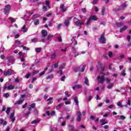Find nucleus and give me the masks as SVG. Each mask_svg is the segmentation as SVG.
Here are the masks:
<instances>
[{
    "instance_id": "69168bd1",
    "label": "nucleus",
    "mask_w": 131,
    "mask_h": 131,
    "mask_svg": "<svg viewBox=\"0 0 131 131\" xmlns=\"http://www.w3.org/2000/svg\"><path fill=\"white\" fill-rule=\"evenodd\" d=\"M27 105H28V104L27 103H26L25 104L23 105V108H26L27 107Z\"/></svg>"
},
{
    "instance_id": "c03bdc74",
    "label": "nucleus",
    "mask_w": 131,
    "mask_h": 131,
    "mask_svg": "<svg viewBox=\"0 0 131 131\" xmlns=\"http://www.w3.org/2000/svg\"><path fill=\"white\" fill-rule=\"evenodd\" d=\"M114 85V84H110V85H108V86H107V89H108L109 90H110V89H112V88H113V86Z\"/></svg>"
},
{
    "instance_id": "f3484780",
    "label": "nucleus",
    "mask_w": 131,
    "mask_h": 131,
    "mask_svg": "<svg viewBox=\"0 0 131 131\" xmlns=\"http://www.w3.org/2000/svg\"><path fill=\"white\" fill-rule=\"evenodd\" d=\"M27 30H28V29L26 28V26L24 25L23 27L21 28V31L23 32H27Z\"/></svg>"
},
{
    "instance_id": "bf43d9fd",
    "label": "nucleus",
    "mask_w": 131,
    "mask_h": 131,
    "mask_svg": "<svg viewBox=\"0 0 131 131\" xmlns=\"http://www.w3.org/2000/svg\"><path fill=\"white\" fill-rule=\"evenodd\" d=\"M104 129H108L109 128V126L108 125H105L103 126Z\"/></svg>"
},
{
    "instance_id": "9d476101",
    "label": "nucleus",
    "mask_w": 131,
    "mask_h": 131,
    "mask_svg": "<svg viewBox=\"0 0 131 131\" xmlns=\"http://www.w3.org/2000/svg\"><path fill=\"white\" fill-rule=\"evenodd\" d=\"M14 116H15V112H13L10 115V118L11 121H12V122H14V121H15V120H16V119L15 118V117H14Z\"/></svg>"
},
{
    "instance_id": "aec40b11",
    "label": "nucleus",
    "mask_w": 131,
    "mask_h": 131,
    "mask_svg": "<svg viewBox=\"0 0 131 131\" xmlns=\"http://www.w3.org/2000/svg\"><path fill=\"white\" fill-rule=\"evenodd\" d=\"M127 29V26H124V27L120 29V32H123V31L126 30Z\"/></svg>"
},
{
    "instance_id": "2eb2a0df",
    "label": "nucleus",
    "mask_w": 131,
    "mask_h": 131,
    "mask_svg": "<svg viewBox=\"0 0 131 131\" xmlns=\"http://www.w3.org/2000/svg\"><path fill=\"white\" fill-rule=\"evenodd\" d=\"M8 62H9V63H11L12 64H13L14 63V61H15V59H14V57L10 56L8 58Z\"/></svg>"
},
{
    "instance_id": "c756f323",
    "label": "nucleus",
    "mask_w": 131,
    "mask_h": 131,
    "mask_svg": "<svg viewBox=\"0 0 131 131\" xmlns=\"http://www.w3.org/2000/svg\"><path fill=\"white\" fill-rule=\"evenodd\" d=\"M47 115H48V116H50V115H51V116H53V115H55V112H52L50 114L49 112H47Z\"/></svg>"
},
{
    "instance_id": "f03ea898",
    "label": "nucleus",
    "mask_w": 131,
    "mask_h": 131,
    "mask_svg": "<svg viewBox=\"0 0 131 131\" xmlns=\"http://www.w3.org/2000/svg\"><path fill=\"white\" fill-rule=\"evenodd\" d=\"M92 20H94V21H97L98 20V18L96 17L95 15H92L89 17V18L87 20L85 26H88L90 25Z\"/></svg>"
},
{
    "instance_id": "0eeeda50",
    "label": "nucleus",
    "mask_w": 131,
    "mask_h": 131,
    "mask_svg": "<svg viewBox=\"0 0 131 131\" xmlns=\"http://www.w3.org/2000/svg\"><path fill=\"white\" fill-rule=\"evenodd\" d=\"M97 79L99 83L103 84L104 83V81H105V77H104V75L102 76H98Z\"/></svg>"
},
{
    "instance_id": "338daca9",
    "label": "nucleus",
    "mask_w": 131,
    "mask_h": 131,
    "mask_svg": "<svg viewBox=\"0 0 131 131\" xmlns=\"http://www.w3.org/2000/svg\"><path fill=\"white\" fill-rule=\"evenodd\" d=\"M52 25H53V21L51 20V21H49L48 26H52Z\"/></svg>"
},
{
    "instance_id": "37998d69",
    "label": "nucleus",
    "mask_w": 131,
    "mask_h": 131,
    "mask_svg": "<svg viewBox=\"0 0 131 131\" xmlns=\"http://www.w3.org/2000/svg\"><path fill=\"white\" fill-rule=\"evenodd\" d=\"M86 67V65H84L83 66V67H82V69L81 70V72H83V71H84V69H85V68Z\"/></svg>"
},
{
    "instance_id": "7c9ffc66",
    "label": "nucleus",
    "mask_w": 131,
    "mask_h": 131,
    "mask_svg": "<svg viewBox=\"0 0 131 131\" xmlns=\"http://www.w3.org/2000/svg\"><path fill=\"white\" fill-rule=\"evenodd\" d=\"M106 9L105 8V7H103L102 10H101V15H102V16H104L105 15V11Z\"/></svg>"
},
{
    "instance_id": "f704fd0d",
    "label": "nucleus",
    "mask_w": 131,
    "mask_h": 131,
    "mask_svg": "<svg viewBox=\"0 0 131 131\" xmlns=\"http://www.w3.org/2000/svg\"><path fill=\"white\" fill-rule=\"evenodd\" d=\"M38 41V39L37 38H34L32 39V42H37Z\"/></svg>"
},
{
    "instance_id": "473e14b6",
    "label": "nucleus",
    "mask_w": 131,
    "mask_h": 131,
    "mask_svg": "<svg viewBox=\"0 0 131 131\" xmlns=\"http://www.w3.org/2000/svg\"><path fill=\"white\" fill-rule=\"evenodd\" d=\"M66 66V64L65 63H62L60 65V66L59 67V70H62V69H63L64 68V67H65Z\"/></svg>"
},
{
    "instance_id": "b1692460",
    "label": "nucleus",
    "mask_w": 131,
    "mask_h": 131,
    "mask_svg": "<svg viewBox=\"0 0 131 131\" xmlns=\"http://www.w3.org/2000/svg\"><path fill=\"white\" fill-rule=\"evenodd\" d=\"M39 123V120L36 119L31 122V124H36V123Z\"/></svg>"
},
{
    "instance_id": "4be33fe9",
    "label": "nucleus",
    "mask_w": 131,
    "mask_h": 131,
    "mask_svg": "<svg viewBox=\"0 0 131 131\" xmlns=\"http://www.w3.org/2000/svg\"><path fill=\"white\" fill-rule=\"evenodd\" d=\"M54 76L53 75H49L48 76H47V80H52Z\"/></svg>"
},
{
    "instance_id": "49530a36",
    "label": "nucleus",
    "mask_w": 131,
    "mask_h": 131,
    "mask_svg": "<svg viewBox=\"0 0 131 131\" xmlns=\"http://www.w3.org/2000/svg\"><path fill=\"white\" fill-rule=\"evenodd\" d=\"M48 6H43V7H42V10H43V12H47V7Z\"/></svg>"
},
{
    "instance_id": "052dcab7",
    "label": "nucleus",
    "mask_w": 131,
    "mask_h": 131,
    "mask_svg": "<svg viewBox=\"0 0 131 131\" xmlns=\"http://www.w3.org/2000/svg\"><path fill=\"white\" fill-rule=\"evenodd\" d=\"M45 71H43L42 72H40L39 75H40V76H41L42 75H43L45 74Z\"/></svg>"
},
{
    "instance_id": "a878e982",
    "label": "nucleus",
    "mask_w": 131,
    "mask_h": 131,
    "mask_svg": "<svg viewBox=\"0 0 131 131\" xmlns=\"http://www.w3.org/2000/svg\"><path fill=\"white\" fill-rule=\"evenodd\" d=\"M70 24V22L69 21V19H66L64 24L66 25V26H68V25Z\"/></svg>"
},
{
    "instance_id": "4d7b16f0",
    "label": "nucleus",
    "mask_w": 131,
    "mask_h": 131,
    "mask_svg": "<svg viewBox=\"0 0 131 131\" xmlns=\"http://www.w3.org/2000/svg\"><path fill=\"white\" fill-rule=\"evenodd\" d=\"M105 81H106V82L107 83H110V81H111V80H110V79L107 78L105 79Z\"/></svg>"
},
{
    "instance_id": "a211bd4d",
    "label": "nucleus",
    "mask_w": 131,
    "mask_h": 131,
    "mask_svg": "<svg viewBox=\"0 0 131 131\" xmlns=\"http://www.w3.org/2000/svg\"><path fill=\"white\" fill-rule=\"evenodd\" d=\"M74 102H75L76 106H79V102L78 101V98H77V97H74Z\"/></svg>"
},
{
    "instance_id": "c85d7f7f",
    "label": "nucleus",
    "mask_w": 131,
    "mask_h": 131,
    "mask_svg": "<svg viewBox=\"0 0 131 131\" xmlns=\"http://www.w3.org/2000/svg\"><path fill=\"white\" fill-rule=\"evenodd\" d=\"M21 48H23V50H26V51H29L30 50L28 47H27L26 46H24V45H21Z\"/></svg>"
},
{
    "instance_id": "5fc2aeb1",
    "label": "nucleus",
    "mask_w": 131,
    "mask_h": 131,
    "mask_svg": "<svg viewBox=\"0 0 131 131\" xmlns=\"http://www.w3.org/2000/svg\"><path fill=\"white\" fill-rule=\"evenodd\" d=\"M58 66H59V63H56L54 64V68H58Z\"/></svg>"
},
{
    "instance_id": "393cba45",
    "label": "nucleus",
    "mask_w": 131,
    "mask_h": 131,
    "mask_svg": "<svg viewBox=\"0 0 131 131\" xmlns=\"http://www.w3.org/2000/svg\"><path fill=\"white\" fill-rule=\"evenodd\" d=\"M34 25H38L39 24V19H36L34 20Z\"/></svg>"
},
{
    "instance_id": "6ab92c4d",
    "label": "nucleus",
    "mask_w": 131,
    "mask_h": 131,
    "mask_svg": "<svg viewBox=\"0 0 131 131\" xmlns=\"http://www.w3.org/2000/svg\"><path fill=\"white\" fill-rule=\"evenodd\" d=\"M8 19L10 20L11 23H14V22H16V18H14L13 17H9Z\"/></svg>"
},
{
    "instance_id": "a19ab883",
    "label": "nucleus",
    "mask_w": 131,
    "mask_h": 131,
    "mask_svg": "<svg viewBox=\"0 0 131 131\" xmlns=\"http://www.w3.org/2000/svg\"><path fill=\"white\" fill-rule=\"evenodd\" d=\"M23 102H24V99H20L17 102V104H18V105H21Z\"/></svg>"
},
{
    "instance_id": "6e6d98bb",
    "label": "nucleus",
    "mask_w": 131,
    "mask_h": 131,
    "mask_svg": "<svg viewBox=\"0 0 131 131\" xmlns=\"http://www.w3.org/2000/svg\"><path fill=\"white\" fill-rule=\"evenodd\" d=\"M98 3V0H94L92 2L93 5H96Z\"/></svg>"
},
{
    "instance_id": "dca6fc26",
    "label": "nucleus",
    "mask_w": 131,
    "mask_h": 131,
    "mask_svg": "<svg viewBox=\"0 0 131 131\" xmlns=\"http://www.w3.org/2000/svg\"><path fill=\"white\" fill-rule=\"evenodd\" d=\"M81 88H82V86L81 84H78L73 87V90H75V89H81Z\"/></svg>"
},
{
    "instance_id": "603ef678",
    "label": "nucleus",
    "mask_w": 131,
    "mask_h": 131,
    "mask_svg": "<svg viewBox=\"0 0 131 131\" xmlns=\"http://www.w3.org/2000/svg\"><path fill=\"white\" fill-rule=\"evenodd\" d=\"M130 38H131V36L130 35H128L127 36V41H128V42L130 41Z\"/></svg>"
},
{
    "instance_id": "3c124183",
    "label": "nucleus",
    "mask_w": 131,
    "mask_h": 131,
    "mask_svg": "<svg viewBox=\"0 0 131 131\" xmlns=\"http://www.w3.org/2000/svg\"><path fill=\"white\" fill-rule=\"evenodd\" d=\"M38 72H39L38 71H34L32 72V74H33V75H35V74H37V73H38Z\"/></svg>"
},
{
    "instance_id": "a18cd8bd",
    "label": "nucleus",
    "mask_w": 131,
    "mask_h": 131,
    "mask_svg": "<svg viewBox=\"0 0 131 131\" xmlns=\"http://www.w3.org/2000/svg\"><path fill=\"white\" fill-rule=\"evenodd\" d=\"M119 117H120V119H121L122 120H124V119H125V117H124V116H119Z\"/></svg>"
},
{
    "instance_id": "5701e85b",
    "label": "nucleus",
    "mask_w": 131,
    "mask_h": 131,
    "mask_svg": "<svg viewBox=\"0 0 131 131\" xmlns=\"http://www.w3.org/2000/svg\"><path fill=\"white\" fill-rule=\"evenodd\" d=\"M69 131H74V126L69 125Z\"/></svg>"
},
{
    "instance_id": "72a5a7b5",
    "label": "nucleus",
    "mask_w": 131,
    "mask_h": 131,
    "mask_svg": "<svg viewBox=\"0 0 131 131\" xmlns=\"http://www.w3.org/2000/svg\"><path fill=\"white\" fill-rule=\"evenodd\" d=\"M35 51L36 53H40V52H41V48H36Z\"/></svg>"
},
{
    "instance_id": "1a4fd4ad",
    "label": "nucleus",
    "mask_w": 131,
    "mask_h": 131,
    "mask_svg": "<svg viewBox=\"0 0 131 131\" xmlns=\"http://www.w3.org/2000/svg\"><path fill=\"white\" fill-rule=\"evenodd\" d=\"M81 120V112H78L77 113V121L79 122Z\"/></svg>"
},
{
    "instance_id": "4468645a",
    "label": "nucleus",
    "mask_w": 131,
    "mask_h": 131,
    "mask_svg": "<svg viewBox=\"0 0 131 131\" xmlns=\"http://www.w3.org/2000/svg\"><path fill=\"white\" fill-rule=\"evenodd\" d=\"M8 86L7 88V90H8L9 91H11V90H14V89H15V85H14L8 84Z\"/></svg>"
},
{
    "instance_id": "4c0bfd02",
    "label": "nucleus",
    "mask_w": 131,
    "mask_h": 131,
    "mask_svg": "<svg viewBox=\"0 0 131 131\" xmlns=\"http://www.w3.org/2000/svg\"><path fill=\"white\" fill-rule=\"evenodd\" d=\"M62 106H63V104H62V103H59V104L56 106V109H57V110H59V109H60V108H61V107H62Z\"/></svg>"
},
{
    "instance_id": "bb28decb",
    "label": "nucleus",
    "mask_w": 131,
    "mask_h": 131,
    "mask_svg": "<svg viewBox=\"0 0 131 131\" xmlns=\"http://www.w3.org/2000/svg\"><path fill=\"white\" fill-rule=\"evenodd\" d=\"M56 57H57V55L55 53L51 55V59L52 60H54V59H56Z\"/></svg>"
},
{
    "instance_id": "f8f14e48",
    "label": "nucleus",
    "mask_w": 131,
    "mask_h": 131,
    "mask_svg": "<svg viewBox=\"0 0 131 131\" xmlns=\"http://www.w3.org/2000/svg\"><path fill=\"white\" fill-rule=\"evenodd\" d=\"M99 121H100L101 125H104L107 124V123H108V121H106V120L105 119H100Z\"/></svg>"
},
{
    "instance_id": "864d4df0",
    "label": "nucleus",
    "mask_w": 131,
    "mask_h": 131,
    "mask_svg": "<svg viewBox=\"0 0 131 131\" xmlns=\"http://www.w3.org/2000/svg\"><path fill=\"white\" fill-rule=\"evenodd\" d=\"M112 55H113V53L111 51H110L108 52V57H110V58H112Z\"/></svg>"
},
{
    "instance_id": "e433bc0d",
    "label": "nucleus",
    "mask_w": 131,
    "mask_h": 131,
    "mask_svg": "<svg viewBox=\"0 0 131 131\" xmlns=\"http://www.w3.org/2000/svg\"><path fill=\"white\" fill-rule=\"evenodd\" d=\"M117 106H118L119 107H120L121 108H122L123 107L122 103L121 102H120V101H119L117 103Z\"/></svg>"
},
{
    "instance_id": "e2e57ef3",
    "label": "nucleus",
    "mask_w": 131,
    "mask_h": 131,
    "mask_svg": "<svg viewBox=\"0 0 131 131\" xmlns=\"http://www.w3.org/2000/svg\"><path fill=\"white\" fill-rule=\"evenodd\" d=\"M65 78H66V77H65L64 76L61 77V81H64Z\"/></svg>"
},
{
    "instance_id": "20e7f679",
    "label": "nucleus",
    "mask_w": 131,
    "mask_h": 131,
    "mask_svg": "<svg viewBox=\"0 0 131 131\" xmlns=\"http://www.w3.org/2000/svg\"><path fill=\"white\" fill-rule=\"evenodd\" d=\"M10 10H11V5H6L4 9V12L5 15H9V12H10Z\"/></svg>"
},
{
    "instance_id": "423d86ee",
    "label": "nucleus",
    "mask_w": 131,
    "mask_h": 131,
    "mask_svg": "<svg viewBox=\"0 0 131 131\" xmlns=\"http://www.w3.org/2000/svg\"><path fill=\"white\" fill-rule=\"evenodd\" d=\"M13 74V70L12 69H8L7 71L4 72V75L5 76H10Z\"/></svg>"
},
{
    "instance_id": "9b49d317",
    "label": "nucleus",
    "mask_w": 131,
    "mask_h": 131,
    "mask_svg": "<svg viewBox=\"0 0 131 131\" xmlns=\"http://www.w3.org/2000/svg\"><path fill=\"white\" fill-rule=\"evenodd\" d=\"M84 83H85L86 85L90 86V82L89 81V79L87 77H84Z\"/></svg>"
},
{
    "instance_id": "8fccbe9b",
    "label": "nucleus",
    "mask_w": 131,
    "mask_h": 131,
    "mask_svg": "<svg viewBox=\"0 0 131 131\" xmlns=\"http://www.w3.org/2000/svg\"><path fill=\"white\" fill-rule=\"evenodd\" d=\"M15 43H16V45H18L19 46L22 44V43H21V42L18 40L15 41Z\"/></svg>"
},
{
    "instance_id": "09e8293b",
    "label": "nucleus",
    "mask_w": 131,
    "mask_h": 131,
    "mask_svg": "<svg viewBox=\"0 0 131 131\" xmlns=\"http://www.w3.org/2000/svg\"><path fill=\"white\" fill-rule=\"evenodd\" d=\"M30 107L32 109H34V108H35V103H33L31 104L30 105Z\"/></svg>"
},
{
    "instance_id": "2f4dec72",
    "label": "nucleus",
    "mask_w": 131,
    "mask_h": 131,
    "mask_svg": "<svg viewBox=\"0 0 131 131\" xmlns=\"http://www.w3.org/2000/svg\"><path fill=\"white\" fill-rule=\"evenodd\" d=\"M79 70H80V67H77L74 69L75 72H78Z\"/></svg>"
},
{
    "instance_id": "7ed1b4c3",
    "label": "nucleus",
    "mask_w": 131,
    "mask_h": 131,
    "mask_svg": "<svg viewBox=\"0 0 131 131\" xmlns=\"http://www.w3.org/2000/svg\"><path fill=\"white\" fill-rule=\"evenodd\" d=\"M74 25H76V26H78V27H80L81 25H83L84 22H80V20L79 19H77V18L75 17L74 18Z\"/></svg>"
},
{
    "instance_id": "c9c22d12",
    "label": "nucleus",
    "mask_w": 131,
    "mask_h": 131,
    "mask_svg": "<svg viewBox=\"0 0 131 131\" xmlns=\"http://www.w3.org/2000/svg\"><path fill=\"white\" fill-rule=\"evenodd\" d=\"M116 25H117V26H118V27H121L122 26V25H123V23H117Z\"/></svg>"
},
{
    "instance_id": "13d9d810",
    "label": "nucleus",
    "mask_w": 131,
    "mask_h": 131,
    "mask_svg": "<svg viewBox=\"0 0 131 131\" xmlns=\"http://www.w3.org/2000/svg\"><path fill=\"white\" fill-rule=\"evenodd\" d=\"M58 74H60V75H63V72L62 71V70H60L58 72Z\"/></svg>"
},
{
    "instance_id": "680f3d73",
    "label": "nucleus",
    "mask_w": 131,
    "mask_h": 131,
    "mask_svg": "<svg viewBox=\"0 0 131 131\" xmlns=\"http://www.w3.org/2000/svg\"><path fill=\"white\" fill-rule=\"evenodd\" d=\"M30 75H31V74L30 73L27 74L26 75V78H27V79L29 78V77H30Z\"/></svg>"
},
{
    "instance_id": "6e6552de",
    "label": "nucleus",
    "mask_w": 131,
    "mask_h": 131,
    "mask_svg": "<svg viewBox=\"0 0 131 131\" xmlns=\"http://www.w3.org/2000/svg\"><path fill=\"white\" fill-rule=\"evenodd\" d=\"M126 7H127L126 3H124L121 6L118 8V11H123V10H124Z\"/></svg>"
},
{
    "instance_id": "de8ad7c7",
    "label": "nucleus",
    "mask_w": 131,
    "mask_h": 131,
    "mask_svg": "<svg viewBox=\"0 0 131 131\" xmlns=\"http://www.w3.org/2000/svg\"><path fill=\"white\" fill-rule=\"evenodd\" d=\"M53 36H54V35H49L47 36V39H48V40H49V39H51V38H52V37H53Z\"/></svg>"
},
{
    "instance_id": "ea45409f",
    "label": "nucleus",
    "mask_w": 131,
    "mask_h": 131,
    "mask_svg": "<svg viewBox=\"0 0 131 131\" xmlns=\"http://www.w3.org/2000/svg\"><path fill=\"white\" fill-rule=\"evenodd\" d=\"M10 111H11V108L10 107H7L6 113L8 115H9V114H10Z\"/></svg>"
},
{
    "instance_id": "cd10ccee",
    "label": "nucleus",
    "mask_w": 131,
    "mask_h": 131,
    "mask_svg": "<svg viewBox=\"0 0 131 131\" xmlns=\"http://www.w3.org/2000/svg\"><path fill=\"white\" fill-rule=\"evenodd\" d=\"M45 5L50 9V1L49 0H46L45 2Z\"/></svg>"
},
{
    "instance_id": "412c9836",
    "label": "nucleus",
    "mask_w": 131,
    "mask_h": 131,
    "mask_svg": "<svg viewBox=\"0 0 131 131\" xmlns=\"http://www.w3.org/2000/svg\"><path fill=\"white\" fill-rule=\"evenodd\" d=\"M73 54H74L75 57H77V56H78V55H79L78 52H76V51H75V48H74V47H73Z\"/></svg>"
},
{
    "instance_id": "774afa93",
    "label": "nucleus",
    "mask_w": 131,
    "mask_h": 131,
    "mask_svg": "<svg viewBox=\"0 0 131 131\" xmlns=\"http://www.w3.org/2000/svg\"><path fill=\"white\" fill-rule=\"evenodd\" d=\"M62 24H59L56 27V28L57 29H59V28H60V27H61V26H62Z\"/></svg>"
},
{
    "instance_id": "39448f33",
    "label": "nucleus",
    "mask_w": 131,
    "mask_h": 131,
    "mask_svg": "<svg viewBox=\"0 0 131 131\" xmlns=\"http://www.w3.org/2000/svg\"><path fill=\"white\" fill-rule=\"evenodd\" d=\"M105 33H103L100 38H99V41L101 43H105L106 39L105 38Z\"/></svg>"
},
{
    "instance_id": "ddd939ff",
    "label": "nucleus",
    "mask_w": 131,
    "mask_h": 131,
    "mask_svg": "<svg viewBox=\"0 0 131 131\" xmlns=\"http://www.w3.org/2000/svg\"><path fill=\"white\" fill-rule=\"evenodd\" d=\"M7 121H5L4 119L1 118L0 119V124H3V126H5V125H7Z\"/></svg>"
},
{
    "instance_id": "f257e3e1",
    "label": "nucleus",
    "mask_w": 131,
    "mask_h": 131,
    "mask_svg": "<svg viewBox=\"0 0 131 131\" xmlns=\"http://www.w3.org/2000/svg\"><path fill=\"white\" fill-rule=\"evenodd\" d=\"M41 34L42 36L40 38V39H39V41L42 42H46L47 41V36L48 35V32H47V30H42L41 31Z\"/></svg>"
},
{
    "instance_id": "79ce46f5",
    "label": "nucleus",
    "mask_w": 131,
    "mask_h": 131,
    "mask_svg": "<svg viewBox=\"0 0 131 131\" xmlns=\"http://www.w3.org/2000/svg\"><path fill=\"white\" fill-rule=\"evenodd\" d=\"M4 97H5V98H9V97H10V94H9V93H5L4 94Z\"/></svg>"
},
{
    "instance_id": "0e129e2a",
    "label": "nucleus",
    "mask_w": 131,
    "mask_h": 131,
    "mask_svg": "<svg viewBox=\"0 0 131 131\" xmlns=\"http://www.w3.org/2000/svg\"><path fill=\"white\" fill-rule=\"evenodd\" d=\"M38 17H40V15L39 14H35L34 15V18H38Z\"/></svg>"
},
{
    "instance_id": "58836bf2",
    "label": "nucleus",
    "mask_w": 131,
    "mask_h": 131,
    "mask_svg": "<svg viewBox=\"0 0 131 131\" xmlns=\"http://www.w3.org/2000/svg\"><path fill=\"white\" fill-rule=\"evenodd\" d=\"M121 74L122 75V76H125V75H126V73H125V70H122L121 72Z\"/></svg>"
}]
</instances>
